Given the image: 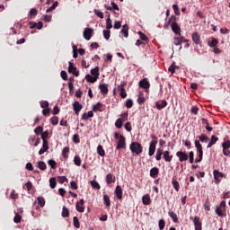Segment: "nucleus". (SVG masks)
<instances>
[{
    "instance_id": "f257e3e1",
    "label": "nucleus",
    "mask_w": 230,
    "mask_h": 230,
    "mask_svg": "<svg viewBox=\"0 0 230 230\" xmlns=\"http://www.w3.org/2000/svg\"><path fill=\"white\" fill-rule=\"evenodd\" d=\"M68 73L74 75V76H80V72L76 70V66L71 61L68 62Z\"/></svg>"
},
{
    "instance_id": "f03ea898",
    "label": "nucleus",
    "mask_w": 230,
    "mask_h": 230,
    "mask_svg": "<svg viewBox=\"0 0 230 230\" xmlns=\"http://www.w3.org/2000/svg\"><path fill=\"white\" fill-rule=\"evenodd\" d=\"M127 85V82H121L120 84L118 86L119 93L120 98H127V91L125 90V86Z\"/></svg>"
},
{
    "instance_id": "7ed1b4c3",
    "label": "nucleus",
    "mask_w": 230,
    "mask_h": 230,
    "mask_svg": "<svg viewBox=\"0 0 230 230\" xmlns=\"http://www.w3.org/2000/svg\"><path fill=\"white\" fill-rule=\"evenodd\" d=\"M129 149L132 154H137V155H139L143 152V146L141 145H130Z\"/></svg>"
},
{
    "instance_id": "20e7f679",
    "label": "nucleus",
    "mask_w": 230,
    "mask_h": 230,
    "mask_svg": "<svg viewBox=\"0 0 230 230\" xmlns=\"http://www.w3.org/2000/svg\"><path fill=\"white\" fill-rule=\"evenodd\" d=\"M214 179L216 181V184H220V179H223V177H226V175L223 172H220L218 170L213 171Z\"/></svg>"
},
{
    "instance_id": "39448f33",
    "label": "nucleus",
    "mask_w": 230,
    "mask_h": 230,
    "mask_svg": "<svg viewBox=\"0 0 230 230\" xmlns=\"http://www.w3.org/2000/svg\"><path fill=\"white\" fill-rule=\"evenodd\" d=\"M191 39L194 44H197L198 46L202 47V41L200 40V34H199V32H193L191 34Z\"/></svg>"
},
{
    "instance_id": "423d86ee",
    "label": "nucleus",
    "mask_w": 230,
    "mask_h": 230,
    "mask_svg": "<svg viewBox=\"0 0 230 230\" xmlns=\"http://www.w3.org/2000/svg\"><path fill=\"white\" fill-rule=\"evenodd\" d=\"M94 31L92 28H85L84 31V38L85 39V40H91V38L93 37V32Z\"/></svg>"
},
{
    "instance_id": "0eeeda50",
    "label": "nucleus",
    "mask_w": 230,
    "mask_h": 230,
    "mask_svg": "<svg viewBox=\"0 0 230 230\" xmlns=\"http://www.w3.org/2000/svg\"><path fill=\"white\" fill-rule=\"evenodd\" d=\"M40 137L43 141L42 145H48V139H49V137H51V133H49V130L44 131L43 133H41Z\"/></svg>"
},
{
    "instance_id": "6e6552de",
    "label": "nucleus",
    "mask_w": 230,
    "mask_h": 230,
    "mask_svg": "<svg viewBox=\"0 0 230 230\" xmlns=\"http://www.w3.org/2000/svg\"><path fill=\"white\" fill-rule=\"evenodd\" d=\"M176 155L179 158L180 163H183V161H188V154H186V152L178 151L176 153Z\"/></svg>"
},
{
    "instance_id": "1a4fd4ad",
    "label": "nucleus",
    "mask_w": 230,
    "mask_h": 230,
    "mask_svg": "<svg viewBox=\"0 0 230 230\" xmlns=\"http://www.w3.org/2000/svg\"><path fill=\"white\" fill-rule=\"evenodd\" d=\"M84 204H85V200L84 199H80L76 205H75V209L79 212V213H84V211H85V208H84Z\"/></svg>"
},
{
    "instance_id": "9d476101",
    "label": "nucleus",
    "mask_w": 230,
    "mask_h": 230,
    "mask_svg": "<svg viewBox=\"0 0 230 230\" xmlns=\"http://www.w3.org/2000/svg\"><path fill=\"white\" fill-rule=\"evenodd\" d=\"M138 85L142 89H150V82H148L147 78L140 80Z\"/></svg>"
},
{
    "instance_id": "9b49d317",
    "label": "nucleus",
    "mask_w": 230,
    "mask_h": 230,
    "mask_svg": "<svg viewBox=\"0 0 230 230\" xmlns=\"http://www.w3.org/2000/svg\"><path fill=\"white\" fill-rule=\"evenodd\" d=\"M83 107L80 104L79 102L75 101L73 104V110L75 111V113L76 114V116H78V114H80V111H82Z\"/></svg>"
},
{
    "instance_id": "f8f14e48",
    "label": "nucleus",
    "mask_w": 230,
    "mask_h": 230,
    "mask_svg": "<svg viewBox=\"0 0 230 230\" xmlns=\"http://www.w3.org/2000/svg\"><path fill=\"white\" fill-rule=\"evenodd\" d=\"M167 105H168V102L164 100L155 102V107L158 111H163V109H164Z\"/></svg>"
},
{
    "instance_id": "ddd939ff",
    "label": "nucleus",
    "mask_w": 230,
    "mask_h": 230,
    "mask_svg": "<svg viewBox=\"0 0 230 230\" xmlns=\"http://www.w3.org/2000/svg\"><path fill=\"white\" fill-rule=\"evenodd\" d=\"M197 151L199 152V159L195 160V163H200L202 161V155H204V152L202 151V145H196Z\"/></svg>"
},
{
    "instance_id": "4468645a",
    "label": "nucleus",
    "mask_w": 230,
    "mask_h": 230,
    "mask_svg": "<svg viewBox=\"0 0 230 230\" xmlns=\"http://www.w3.org/2000/svg\"><path fill=\"white\" fill-rule=\"evenodd\" d=\"M29 24L31 30H33V28H37V30H42V28L44 27V23H42V22H39L38 23L31 22Z\"/></svg>"
},
{
    "instance_id": "2eb2a0df",
    "label": "nucleus",
    "mask_w": 230,
    "mask_h": 230,
    "mask_svg": "<svg viewBox=\"0 0 230 230\" xmlns=\"http://www.w3.org/2000/svg\"><path fill=\"white\" fill-rule=\"evenodd\" d=\"M208 46H209V48H217V46H218V40L214 37L209 38L208 40Z\"/></svg>"
},
{
    "instance_id": "dca6fc26",
    "label": "nucleus",
    "mask_w": 230,
    "mask_h": 230,
    "mask_svg": "<svg viewBox=\"0 0 230 230\" xmlns=\"http://www.w3.org/2000/svg\"><path fill=\"white\" fill-rule=\"evenodd\" d=\"M193 224L195 226V230H202V223H200V218H199V217L193 218Z\"/></svg>"
},
{
    "instance_id": "f3484780",
    "label": "nucleus",
    "mask_w": 230,
    "mask_h": 230,
    "mask_svg": "<svg viewBox=\"0 0 230 230\" xmlns=\"http://www.w3.org/2000/svg\"><path fill=\"white\" fill-rule=\"evenodd\" d=\"M170 24L171 26L177 24V16L172 15L167 21V22L164 24V28H166V26H170Z\"/></svg>"
},
{
    "instance_id": "a211bd4d",
    "label": "nucleus",
    "mask_w": 230,
    "mask_h": 230,
    "mask_svg": "<svg viewBox=\"0 0 230 230\" xmlns=\"http://www.w3.org/2000/svg\"><path fill=\"white\" fill-rule=\"evenodd\" d=\"M115 195L117 199H123V190L121 189V186L118 185L115 189Z\"/></svg>"
},
{
    "instance_id": "6ab92c4d",
    "label": "nucleus",
    "mask_w": 230,
    "mask_h": 230,
    "mask_svg": "<svg viewBox=\"0 0 230 230\" xmlns=\"http://www.w3.org/2000/svg\"><path fill=\"white\" fill-rule=\"evenodd\" d=\"M115 138L119 139L117 145H125V137H123V135L115 133Z\"/></svg>"
},
{
    "instance_id": "aec40b11",
    "label": "nucleus",
    "mask_w": 230,
    "mask_h": 230,
    "mask_svg": "<svg viewBox=\"0 0 230 230\" xmlns=\"http://www.w3.org/2000/svg\"><path fill=\"white\" fill-rule=\"evenodd\" d=\"M172 31L175 35H181V27L178 23H174L173 25H171Z\"/></svg>"
},
{
    "instance_id": "412c9836",
    "label": "nucleus",
    "mask_w": 230,
    "mask_h": 230,
    "mask_svg": "<svg viewBox=\"0 0 230 230\" xmlns=\"http://www.w3.org/2000/svg\"><path fill=\"white\" fill-rule=\"evenodd\" d=\"M99 89L102 93V94H109V86L105 84H100Z\"/></svg>"
},
{
    "instance_id": "4be33fe9",
    "label": "nucleus",
    "mask_w": 230,
    "mask_h": 230,
    "mask_svg": "<svg viewBox=\"0 0 230 230\" xmlns=\"http://www.w3.org/2000/svg\"><path fill=\"white\" fill-rule=\"evenodd\" d=\"M142 202L144 206H149V204L152 202V200L150 199V195H144L142 197Z\"/></svg>"
},
{
    "instance_id": "5701e85b",
    "label": "nucleus",
    "mask_w": 230,
    "mask_h": 230,
    "mask_svg": "<svg viewBox=\"0 0 230 230\" xmlns=\"http://www.w3.org/2000/svg\"><path fill=\"white\" fill-rule=\"evenodd\" d=\"M37 13H39V11H37V9H35V8H32L30 10L29 13H28V18L34 19V17H37Z\"/></svg>"
},
{
    "instance_id": "b1692460",
    "label": "nucleus",
    "mask_w": 230,
    "mask_h": 230,
    "mask_svg": "<svg viewBox=\"0 0 230 230\" xmlns=\"http://www.w3.org/2000/svg\"><path fill=\"white\" fill-rule=\"evenodd\" d=\"M91 75H92V76L98 79V77L100 76V67L95 66L93 69H92Z\"/></svg>"
},
{
    "instance_id": "393cba45",
    "label": "nucleus",
    "mask_w": 230,
    "mask_h": 230,
    "mask_svg": "<svg viewBox=\"0 0 230 230\" xmlns=\"http://www.w3.org/2000/svg\"><path fill=\"white\" fill-rule=\"evenodd\" d=\"M223 146V154L230 157V145H222Z\"/></svg>"
},
{
    "instance_id": "a878e982",
    "label": "nucleus",
    "mask_w": 230,
    "mask_h": 230,
    "mask_svg": "<svg viewBox=\"0 0 230 230\" xmlns=\"http://www.w3.org/2000/svg\"><path fill=\"white\" fill-rule=\"evenodd\" d=\"M120 33L124 35V37L127 39L128 37V25L125 24L122 27V30L120 31Z\"/></svg>"
},
{
    "instance_id": "bb28decb",
    "label": "nucleus",
    "mask_w": 230,
    "mask_h": 230,
    "mask_svg": "<svg viewBox=\"0 0 230 230\" xmlns=\"http://www.w3.org/2000/svg\"><path fill=\"white\" fill-rule=\"evenodd\" d=\"M201 121L203 125H206L205 128L206 130H208V132H211V130H213V128L209 127V122L208 121V119H202Z\"/></svg>"
},
{
    "instance_id": "cd10ccee",
    "label": "nucleus",
    "mask_w": 230,
    "mask_h": 230,
    "mask_svg": "<svg viewBox=\"0 0 230 230\" xmlns=\"http://www.w3.org/2000/svg\"><path fill=\"white\" fill-rule=\"evenodd\" d=\"M199 139L202 143H209V137H208V135H206V134H201L199 137Z\"/></svg>"
},
{
    "instance_id": "c85d7f7f",
    "label": "nucleus",
    "mask_w": 230,
    "mask_h": 230,
    "mask_svg": "<svg viewBox=\"0 0 230 230\" xmlns=\"http://www.w3.org/2000/svg\"><path fill=\"white\" fill-rule=\"evenodd\" d=\"M85 80L89 82L90 84H94L98 80V78L94 77L93 75H85Z\"/></svg>"
},
{
    "instance_id": "c756f323",
    "label": "nucleus",
    "mask_w": 230,
    "mask_h": 230,
    "mask_svg": "<svg viewBox=\"0 0 230 230\" xmlns=\"http://www.w3.org/2000/svg\"><path fill=\"white\" fill-rule=\"evenodd\" d=\"M103 107V104L102 102H98L96 105L93 106V112H102V108Z\"/></svg>"
},
{
    "instance_id": "7c9ffc66",
    "label": "nucleus",
    "mask_w": 230,
    "mask_h": 230,
    "mask_svg": "<svg viewBox=\"0 0 230 230\" xmlns=\"http://www.w3.org/2000/svg\"><path fill=\"white\" fill-rule=\"evenodd\" d=\"M61 217H63V218H68L69 217V208H67L66 206L63 207Z\"/></svg>"
},
{
    "instance_id": "2f4dec72",
    "label": "nucleus",
    "mask_w": 230,
    "mask_h": 230,
    "mask_svg": "<svg viewBox=\"0 0 230 230\" xmlns=\"http://www.w3.org/2000/svg\"><path fill=\"white\" fill-rule=\"evenodd\" d=\"M103 204H105L107 208L111 207V198H109V195H103Z\"/></svg>"
},
{
    "instance_id": "473e14b6",
    "label": "nucleus",
    "mask_w": 230,
    "mask_h": 230,
    "mask_svg": "<svg viewBox=\"0 0 230 230\" xmlns=\"http://www.w3.org/2000/svg\"><path fill=\"white\" fill-rule=\"evenodd\" d=\"M111 28H112V20H111V14H109L106 20V30L111 31Z\"/></svg>"
},
{
    "instance_id": "72a5a7b5",
    "label": "nucleus",
    "mask_w": 230,
    "mask_h": 230,
    "mask_svg": "<svg viewBox=\"0 0 230 230\" xmlns=\"http://www.w3.org/2000/svg\"><path fill=\"white\" fill-rule=\"evenodd\" d=\"M172 155H170V152L165 151L164 152V159L166 161V163H170L172 161Z\"/></svg>"
},
{
    "instance_id": "f704fd0d",
    "label": "nucleus",
    "mask_w": 230,
    "mask_h": 230,
    "mask_svg": "<svg viewBox=\"0 0 230 230\" xmlns=\"http://www.w3.org/2000/svg\"><path fill=\"white\" fill-rule=\"evenodd\" d=\"M97 154L101 155V157H103L105 155V150L103 149V146H102V145L98 146Z\"/></svg>"
},
{
    "instance_id": "c9c22d12",
    "label": "nucleus",
    "mask_w": 230,
    "mask_h": 230,
    "mask_svg": "<svg viewBox=\"0 0 230 230\" xmlns=\"http://www.w3.org/2000/svg\"><path fill=\"white\" fill-rule=\"evenodd\" d=\"M49 186L51 188V190H55V188H57V179L56 178H50L49 179Z\"/></svg>"
},
{
    "instance_id": "e433bc0d",
    "label": "nucleus",
    "mask_w": 230,
    "mask_h": 230,
    "mask_svg": "<svg viewBox=\"0 0 230 230\" xmlns=\"http://www.w3.org/2000/svg\"><path fill=\"white\" fill-rule=\"evenodd\" d=\"M159 174V168L154 167L150 170V177H155V175Z\"/></svg>"
},
{
    "instance_id": "4c0bfd02",
    "label": "nucleus",
    "mask_w": 230,
    "mask_h": 230,
    "mask_svg": "<svg viewBox=\"0 0 230 230\" xmlns=\"http://www.w3.org/2000/svg\"><path fill=\"white\" fill-rule=\"evenodd\" d=\"M169 217H171V218H172V221L177 224V222H179V218L177 217V214H175V212L173 211H170L169 212Z\"/></svg>"
},
{
    "instance_id": "58836bf2",
    "label": "nucleus",
    "mask_w": 230,
    "mask_h": 230,
    "mask_svg": "<svg viewBox=\"0 0 230 230\" xmlns=\"http://www.w3.org/2000/svg\"><path fill=\"white\" fill-rule=\"evenodd\" d=\"M44 128H42V126H38L35 129H34V133L36 134V136H41L43 133Z\"/></svg>"
},
{
    "instance_id": "ea45409f",
    "label": "nucleus",
    "mask_w": 230,
    "mask_h": 230,
    "mask_svg": "<svg viewBox=\"0 0 230 230\" xmlns=\"http://www.w3.org/2000/svg\"><path fill=\"white\" fill-rule=\"evenodd\" d=\"M92 188H93L94 190H100L102 187L100 186V183H98V181H90Z\"/></svg>"
},
{
    "instance_id": "a19ab883",
    "label": "nucleus",
    "mask_w": 230,
    "mask_h": 230,
    "mask_svg": "<svg viewBox=\"0 0 230 230\" xmlns=\"http://www.w3.org/2000/svg\"><path fill=\"white\" fill-rule=\"evenodd\" d=\"M48 150H49V146L48 145H43L42 148H40L39 151V155H42V154L48 152Z\"/></svg>"
},
{
    "instance_id": "79ce46f5",
    "label": "nucleus",
    "mask_w": 230,
    "mask_h": 230,
    "mask_svg": "<svg viewBox=\"0 0 230 230\" xmlns=\"http://www.w3.org/2000/svg\"><path fill=\"white\" fill-rule=\"evenodd\" d=\"M113 175L111 173H109L106 175V183L107 184H112V182H114L113 179Z\"/></svg>"
},
{
    "instance_id": "37998d69",
    "label": "nucleus",
    "mask_w": 230,
    "mask_h": 230,
    "mask_svg": "<svg viewBox=\"0 0 230 230\" xmlns=\"http://www.w3.org/2000/svg\"><path fill=\"white\" fill-rule=\"evenodd\" d=\"M73 222H74V227H75L76 229H80V220H78V217H74Z\"/></svg>"
},
{
    "instance_id": "c03bdc74",
    "label": "nucleus",
    "mask_w": 230,
    "mask_h": 230,
    "mask_svg": "<svg viewBox=\"0 0 230 230\" xmlns=\"http://www.w3.org/2000/svg\"><path fill=\"white\" fill-rule=\"evenodd\" d=\"M38 203L40 204V208H44L46 206V199L42 197H38L37 198Z\"/></svg>"
},
{
    "instance_id": "a18cd8bd",
    "label": "nucleus",
    "mask_w": 230,
    "mask_h": 230,
    "mask_svg": "<svg viewBox=\"0 0 230 230\" xmlns=\"http://www.w3.org/2000/svg\"><path fill=\"white\" fill-rule=\"evenodd\" d=\"M38 168L40 170L44 171V170H46V168H48V166L46 165V163H44L43 161H40V162H38Z\"/></svg>"
},
{
    "instance_id": "49530a36",
    "label": "nucleus",
    "mask_w": 230,
    "mask_h": 230,
    "mask_svg": "<svg viewBox=\"0 0 230 230\" xmlns=\"http://www.w3.org/2000/svg\"><path fill=\"white\" fill-rule=\"evenodd\" d=\"M161 155H163V149L158 148L156 151V155H155L156 161H161Z\"/></svg>"
},
{
    "instance_id": "de8ad7c7",
    "label": "nucleus",
    "mask_w": 230,
    "mask_h": 230,
    "mask_svg": "<svg viewBox=\"0 0 230 230\" xmlns=\"http://www.w3.org/2000/svg\"><path fill=\"white\" fill-rule=\"evenodd\" d=\"M57 6H58V2L56 1L51 7L48 8L46 13H49L50 12H53V10H55V8H57Z\"/></svg>"
},
{
    "instance_id": "09e8293b",
    "label": "nucleus",
    "mask_w": 230,
    "mask_h": 230,
    "mask_svg": "<svg viewBox=\"0 0 230 230\" xmlns=\"http://www.w3.org/2000/svg\"><path fill=\"white\" fill-rule=\"evenodd\" d=\"M126 107L127 109H132V107H134V102L132 101V99H128L126 101Z\"/></svg>"
},
{
    "instance_id": "8fccbe9b",
    "label": "nucleus",
    "mask_w": 230,
    "mask_h": 230,
    "mask_svg": "<svg viewBox=\"0 0 230 230\" xmlns=\"http://www.w3.org/2000/svg\"><path fill=\"white\" fill-rule=\"evenodd\" d=\"M21 220H22V217L19 214H16L13 217V222L15 224H21Z\"/></svg>"
},
{
    "instance_id": "3c124183",
    "label": "nucleus",
    "mask_w": 230,
    "mask_h": 230,
    "mask_svg": "<svg viewBox=\"0 0 230 230\" xmlns=\"http://www.w3.org/2000/svg\"><path fill=\"white\" fill-rule=\"evenodd\" d=\"M137 103L139 105H143V103H145V96H143V93H139L137 98Z\"/></svg>"
},
{
    "instance_id": "603ef678",
    "label": "nucleus",
    "mask_w": 230,
    "mask_h": 230,
    "mask_svg": "<svg viewBox=\"0 0 230 230\" xmlns=\"http://www.w3.org/2000/svg\"><path fill=\"white\" fill-rule=\"evenodd\" d=\"M216 215H217L218 217H226V214L223 213L222 208H220V207L216 208Z\"/></svg>"
},
{
    "instance_id": "864d4df0",
    "label": "nucleus",
    "mask_w": 230,
    "mask_h": 230,
    "mask_svg": "<svg viewBox=\"0 0 230 230\" xmlns=\"http://www.w3.org/2000/svg\"><path fill=\"white\" fill-rule=\"evenodd\" d=\"M117 128H121L123 127V119H118L115 122Z\"/></svg>"
},
{
    "instance_id": "5fc2aeb1",
    "label": "nucleus",
    "mask_w": 230,
    "mask_h": 230,
    "mask_svg": "<svg viewBox=\"0 0 230 230\" xmlns=\"http://www.w3.org/2000/svg\"><path fill=\"white\" fill-rule=\"evenodd\" d=\"M102 33H103V37H104V39H105L106 40H109V39H111V31H109V30H104V31H102Z\"/></svg>"
},
{
    "instance_id": "6e6d98bb",
    "label": "nucleus",
    "mask_w": 230,
    "mask_h": 230,
    "mask_svg": "<svg viewBox=\"0 0 230 230\" xmlns=\"http://www.w3.org/2000/svg\"><path fill=\"white\" fill-rule=\"evenodd\" d=\"M194 155H195V154L193 153V151H190V152L189 153L188 159H189L190 164H193V163H194V161H195V160H194Z\"/></svg>"
},
{
    "instance_id": "4d7b16f0",
    "label": "nucleus",
    "mask_w": 230,
    "mask_h": 230,
    "mask_svg": "<svg viewBox=\"0 0 230 230\" xmlns=\"http://www.w3.org/2000/svg\"><path fill=\"white\" fill-rule=\"evenodd\" d=\"M48 164L50 165V168H52V170H55V168H57V162H55V160L53 159L49 160Z\"/></svg>"
},
{
    "instance_id": "13d9d810",
    "label": "nucleus",
    "mask_w": 230,
    "mask_h": 230,
    "mask_svg": "<svg viewBox=\"0 0 230 230\" xmlns=\"http://www.w3.org/2000/svg\"><path fill=\"white\" fill-rule=\"evenodd\" d=\"M149 155L152 156L155 154V145H150L149 146Z\"/></svg>"
},
{
    "instance_id": "bf43d9fd",
    "label": "nucleus",
    "mask_w": 230,
    "mask_h": 230,
    "mask_svg": "<svg viewBox=\"0 0 230 230\" xmlns=\"http://www.w3.org/2000/svg\"><path fill=\"white\" fill-rule=\"evenodd\" d=\"M74 163H75V166H81L82 160L80 159L79 156H75Z\"/></svg>"
},
{
    "instance_id": "052dcab7",
    "label": "nucleus",
    "mask_w": 230,
    "mask_h": 230,
    "mask_svg": "<svg viewBox=\"0 0 230 230\" xmlns=\"http://www.w3.org/2000/svg\"><path fill=\"white\" fill-rule=\"evenodd\" d=\"M41 109H48L49 102L48 101H42L40 102Z\"/></svg>"
},
{
    "instance_id": "680f3d73",
    "label": "nucleus",
    "mask_w": 230,
    "mask_h": 230,
    "mask_svg": "<svg viewBox=\"0 0 230 230\" xmlns=\"http://www.w3.org/2000/svg\"><path fill=\"white\" fill-rule=\"evenodd\" d=\"M172 10H173L175 15H181V11L179 10V5L173 4Z\"/></svg>"
},
{
    "instance_id": "e2e57ef3",
    "label": "nucleus",
    "mask_w": 230,
    "mask_h": 230,
    "mask_svg": "<svg viewBox=\"0 0 230 230\" xmlns=\"http://www.w3.org/2000/svg\"><path fill=\"white\" fill-rule=\"evenodd\" d=\"M50 123L52 125H58V117L54 116V117L50 118Z\"/></svg>"
},
{
    "instance_id": "0e129e2a",
    "label": "nucleus",
    "mask_w": 230,
    "mask_h": 230,
    "mask_svg": "<svg viewBox=\"0 0 230 230\" xmlns=\"http://www.w3.org/2000/svg\"><path fill=\"white\" fill-rule=\"evenodd\" d=\"M67 154H69V147H65L62 151L64 159H67Z\"/></svg>"
},
{
    "instance_id": "69168bd1",
    "label": "nucleus",
    "mask_w": 230,
    "mask_h": 230,
    "mask_svg": "<svg viewBox=\"0 0 230 230\" xmlns=\"http://www.w3.org/2000/svg\"><path fill=\"white\" fill-rule=\"evenodd\" d=\"M138 35H139L141 40H144L145 42H146V41L148 40V37H146V36L145 35V33H143V32H141V31H138Z\"/></svg>"
},
{
    "instance_id": "338daca9",
    "label": "nucleus",
    "mask_w": 230,
    "mask_h": 230,
    "mask_svg": "<svg viewBox=\"0 0 230 230\" xmlns=\"http://www.w3.org/2000/svg\"><path fill=\"white\" fill-rule=\"evenodd\" d=\"M217 141H218V137L217 136L213 135L211 137V140L208 143V145H215V143H217Z\"/></svg>"
},
{
    "instance_id": "774afa93",
    "label": "nucleus",
    "mask_w": 230,
    "mask_h": 230,
    "mask_svg": "<svg viewBox=\"0 0 230 230\" xmlns=\"http://www.w3.org/2000/svg\"><path fill=\"white\" fill-rule=\"evenodd\" d=\"M172 184L174 190H177V191H179V187H180L179 181H175V180H172Z\"/></svg>"
}]
</instances>
